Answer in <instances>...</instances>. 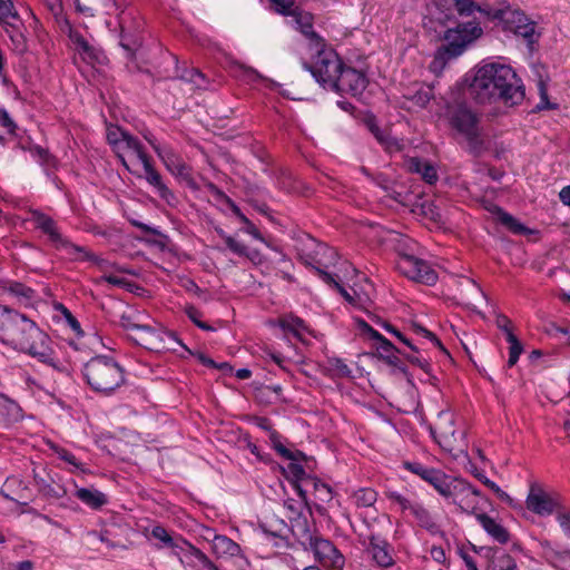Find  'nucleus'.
Wrapping results in <instances>:
<instances>
[{"label":"nucleus","instance_id":"nucleus-64","mask_svg":"<svg viewBox=\"0 0 570 570\" xmlns=\"http://www.w3.org/2000/svg\"><path fill=\"white\" fill-rule=\"evenodd\" d=\"M244 77H246L248 80H257L261 78V75L254 70L253 68L250 67H244V66H239Z\"/></svg>","mask_w":570,"mask_h":570},{"label":"nucleus","instance_id":"nucleus-44","mask_svg":"<svg viewBox=\"0 0 570 570\" xmlns=\"http://www.w3.org/2000/svg\"><path fill=\"white\" fill-rule=\"evenodd\" d=\"M462 292H464L465 294V297L469 299H473V301H478V299H485V294L483 293V291L481 289V287L473 281V279H470V278H466L465 279V288L462 289Z\"/></svg>","mask_w":570,"mask_h":570},{"label":"nucleus","instance_id":"nucleus-25","mask_svg":"<svg viewBox=\"0 0 570 570\" xmlns=\"http://www.w3.org/2000/svg\"><path fill=\"white\" fill-rule=\"evenodd\" d=\"M213 552L219 557H236L240 554V547L226 535L215 534L212 540Z\"/></svg>","mask_w":570,"mask_h":570},{"label":"nucleus","instance_id":"nucleus-47","mask_svg":"<svg viewBox=\"0 0 570 570\" xmlns=\"http://www.w3.org/2000/svg\"><path fill=\"white\" fill-rule=\"evenodd\" d=\"M325 283L333 285L335 288L338 289V292L342 294V296L351 304H357V303H366L370 301V296L366 294L364 297L361 295H356V298L352 296L345 288H343L333 277V281H324Z\"/></svg>","mask_w":570,"mask_h":570},{"label":"nucleus","instance_id":"nucleus-26","mask_svg":"<svg viewBox=\"0 0 570 570\" xmlns=\"http://www.w3.org/2000/svg\"><path fill=\"white\" fill-rule=\"evenodd\" d=\"M303 484L305 487V490L299 489L301 494H303L305 491L312 490L317 500L322 502H328L332 500L331 488L321 480L312 476H306L305 479H303Z\"/></svg>","mask_w":570,"mask_h":570},{"label":"nucleus","instance_id":"nucleus-18","mask_svg":"<svg viewBox=\"0 0 570 570\" xmlns=\"http://www.w3.org/2000/svg\"><path fill=\"white\" fill-rule=\"evenodd\" d=\"M69 39L72 43L75 51L80 58L87 63L95 66L96 63L101 65L106 57L104 53L91 46L77 30L69 28Z\"/></svg>","mask_w":570,"mask_h":570},{"label":"nucleus","instance_id":"nucleus-38","mask_svg":"<svg viewBox=\"0 0 570 570\" xmlns=\"http://www.w3.org/2000/svg\"><path fill=\"white\" fill-rule=\"evenodd\" d=\"M7 291L22 303H29L35 298V291L24 286L21 283H12L8 286Z\"/></svg>","mask_w":570,"mask_h":570},{"label":"nucleus","instance_id":"nucleus-39","mask_svg":"<svg viewBox=\"0 0 570 570\" xmlns=\"http://www.w3.org/2000/svg\"><path fill=\"white\" fill-rule=\"evenodd\" d=\"M233 212L239 218V220L245 224V229H244L245 233L249 234L255 239L269 246V244L265 240V238L258 232V229L255 227V225L247 219V217L239 210V208L237 206L233 205Z\"/></svg>","mask_w":570,"mask_h":570},{"label":"nucleus","instance_id":"nucleus-32","mask_svg":"<svg viewBox=\"0 0 570 570\" xmlns=\"http://www.w3.org/2000/svg\"><path fill=\"white\" fill-rule=\"evenodd\" d=\"M410 514L415 518L421 527L428 530H434L436 528L434 517L417 500L412 507Z\"/></svg>","mask_w":570,"mask_h":570},{"label":"nucleus","instance_id":"nucleus-29","mask_svg":"<svg viewBox=\"0 0 570 570\" xmlns=\"http://www.w3.org/2000/svg\"><path fill=\"white\" fill-rule=\"evenodd\" d=\"M376 500L377 493L371 488H361L351 494V501L357 508L373 507Z\"/></svg>","mask_w":570,"mask_h":570},{"label":"nucleus","instance_id":"nucleus-45","mask_svg":"<svg viewBox=\"0 0 570 570\" xmlns=\"http://www.w3.org/2000/svg\"><path fill=\"white\" fill-rule=\"evenodd\" d=\"M52 449L59 459L63 460L65 462H67L68 464H70L72 468H75L77 470H80L82 472L86 471L82 463L79 462L77 460V458L71 452H69L66 449L60 448V446H53Z\"/></svg>","mask_w":570,"mask_h":570},{"label":"nucleus","instance_id":"nucleus-12","mask_svg":"<svg viewBox=\"0 0 570 570\" xmlns=\"http://www.w3.org/2000/svg\"><path fill=\"white\" fill-rule=\"evenodd\" d=\"M397 269L406 277L428 285L435 284L438 275L424 261L406 253H402L397 261Z\"/></svg>","mask_w":570,"mask_h":570},{"label":"nucleus","instance_id":"nucleus-13","mask_svg":"<svg viewBox=\"0 0 570 570\" xmlns=\"http://www.w3.org/2000/svg\"><path fill=\"white\" fill-rule=\"evenodd\" d=\"M114 151L126 169L131 173H136V168L148 158L140 142L131 135L122 139Z\"/></svg>","mask_w":570,"mask_h":570},{"label":"nucleus","instance_id":"nucleus-62","mask_svg":"<svg viewBox=\"0 0 570 570\" xmlns=\"http://www.w3.org/2000/svg\"><path fill=\"white\" fill-rule=\"evenodd\" d=\"M273 445L279 455L288 460L293 459V453L287 448H285V445H283L277 439H273Z\"/></svg>","mask_w":570,"mask_h":570},{"label":"nucleus","instance_id":"nucleus-11","mask_svg":"<svg viewBox=\"0 0 570 570\" xmlns=\"http://www.w3.org/2000/svg\"><path fill=\"white\" fill-rule=\"evenodd\" d=\"M562 505L559 494L547 491L539 483H531L525 499V507L529 511L548 517L556 514Z\"/></svg>","mask_w":570,"mask_h":570},{"label":"nucleus","instance_id":"nucleus-27","mask_svg":"<svg viewBox=\"0 0 570 570\" xmlns=\"http://www.w3.org/2000/svg\"><path fill=\"white\" fill-rule=\"evenodd\" d=\"M141 166L145 170V178L148 181V184L155 187L163 198H167L170 191L163 183L161 176L154 169V167L149 163V159H145L141 163Z\"/></svg>","mask_w":570,"mask_h":570},{"label":"nucleus","instance_id":"nucleus-28","mask_svg":"<svg viewBox=\"0 0 570 570\" xmlns=\"http://www.w3.org/2000/svg\"><path fill=\"white\" fill-rule=\"evenodd\" d=\"M512 22H521L523 23L521 27H518L515 31V36H520L524 38L529 43H532L535 40V24L530 21L528 17L520 11H514V20Z\"/></svg>","mask_w":570,"mask_h":570},{"label":"nucleus","instance_id":"nucleus-36","mask_svg":"<svg viewBox=\"0 0 570 570\" xmlns=\"http://www.w3.org/2000/svg\"><path fill=\"white\" fill-rule=\"evenodd\" d=\"M7 33L9 35L13 50L22 53L27 49L26 38L21 31L22 26L19 27H4Z\"/></svg>","mask_w":570,"mask_h":570},{"label":"nucleus","instance_id":"nucleus-50","mask_svg":"<svg viewBox=\"0 0 570 570\" xmlns=\"http://www.w3.org/2000/svg\"><path fill=\"white\" fill-rule=\"evenodd\" d=\"M556 518L564 534L570 538V510L561 505L556 513Z\"/></svg>","mask_w":570,"mask_h":570},{"label":"nucleus","instance_id":"nucleus-16","mask_svg":"<svg viewBox=\"0 0 570 570\" xmlns=\"http://www.w3.org/2000/svg\"><path fill=\"white\" fill-rule=\"evenodd\" d=\"M454 482V492H451L453 502L458 504L462 511L475 515L479 498L481 497L480 491L463 480H455Z\"/></svg>","mask_w":570,"mask_h":570},{"label":"nucleus","instance_id":"nucleus-58","mask_svg":"<svg viewBox=\"0 0 570 570\" xmlns=\"http://www.w3.org/2000/svg\"><path fill=\"white\" fill-rule=\"evenodd\" d=\"M412 328L416 334L429 338L434 345L439 346L440 348H443L441 342L432 332L428 331L426 328L419 324H413Z\"/></svg>","mask_w":570,"mask_h":570},{"label":"nucleus","instance_id":"nucleus-14","mask_svg":"<svg viewBox=\"0 0 570 570\" xmlns=\"http://www.w3.org/2000/svg\"><path fill=\"white\" fill-rule=\"evenodd\" d=\"M382 534L383 531H375L370 528L367 552L379 567L386 568L394 564L393 549L383 539Z\"/></svg>","mask_w":570,"mask_h":570},{"label":"nucleus","instance_id":"nucleus-9","mask_svg":"<svg viewBox=\"0 0 570 570\" xmlns=\"http://www.w3.org/2000/svg\"><path fill=\"white\" fill-rule=\"evenodd\" d=\"M481 35L482 29L478 23L466 22L459 24L445 32V46L443 48L446 49L450 58H456Z\"/></svg>","mask_w":570,"mask_h":570},{"label":"nucleus","instance_id":"nucleus-4","mask_svg":"<svg viewBox=\"0 0 570 570\" xmlns=\"http://www.w3.org/2000/svg\"><path fill=\"white\" fill-rule=\"evenodd\" d=\"M88 385L98 393L110 394L125 382L122 367L109 356H95L83 367Z\"/></svg>","mask_w":570,"mask_h":570},{"label":"nucleus","instance_id":"nucleus-22","mask_svg":"<svg viewBox=\"0 0 570 570\" xmlns=\"http://www.w3.org/2000/svg\"><path fill=\"white\" fill-rule=\"evenodd\" d=\"M175 557L186 569L198 570L207 556L190 542L185 540L184 544H181V550H178Z\"/></svg>","mask_w":570,"mask_h":570},{"label":"nucleus","instance_id":"nucleus-49","mask_svg":"<svg viewBox=\"0 0 570 570\" xmlns=\"http://www.w3.org/2000/svg\"><path fill=\"white\" fill-rule=\"evenodd\" d=\"M116 271L111 272L110 274H105L102 275L98 281L97 283L98 284H102V283H108L112 286H117V287H128L130 284L129 282L115 273Z\"/></svg>","mask_w":570,"mask_h":570},{"label":"nucleus","instance_id":"nucleus-40","mask_svg":"<svg viewBox=\"0 0 570 570\" xmlns=\"http://www.w3.org/2000/svg\"><path fill=\"white\" fill-rule=\"evenodd\" d=\"M153 147L169 169H171V165H177L179 167V173L183 171L185 165L178 161V158L169 148H160L159 146L154 144Z\"/></svg>","mask_w":570,"mask_h":570},{"label":"nucleus","instance_id":"nucleus-31","mask_svg":"<svg viewBox=\"0 0 570 570\" xmlns=\"http://www.w3.org/2000/svg\"><path fill=\"white\" fill-rule=\"evenodd\" d=\"M407 166L411 171L421 174L422 178L429 184H433L438 179L435 168L428 163H423L417 158H411Z\"/></svg>","mask_w":570,"mask_h":570},{"label":"nucleus","instance_id":"nucleus-34","mask_svg":"<svg viewBox=\"0 0 570 570\" xmlns=\"http://www.w3.org/2000/svg\"><path fill=\"white\" fill-rule=\"evenodd\" d=\"M0 22L4 27H19L22 26V21L14 10L12 1L9 0L6 4L0 7Z\"/></svg>","mask_w":570,"mask_h":570},{"label":"nucleus","instance_id":"nucleus-59","mask_svg":"<svg viewBox=\"0 0 570 570\" xmlns=\"http://www.w3.org/2000/svg\"><path fill=\"white\" fill-rule=\"evenodd\" d=\"M0 126L9 134H14L16 124L4 110L0 111Z\"/></svg>","mask_w":570,"mask_h":570},{"label":"nucleus","instance_id":"nucleus-30","mask_svg":"<svg viewBox=\"0 0 570 570\" xmlns=\"http://www.w3.org/2000/svg\"><path fill=\"white\" fill-rule=\"evenodd\" d=\"M492 213L497 216L498 220L504 225L509 230L514 234H524L528 228L522 225L517 218L508 214L500 207L494 206Z\"/></svg>","mask_w":570,"mask_h":570},{"label":"nucleus","instance_id":"nucleus-6","mask_svg":"<svg viewBox=\"0 0 570 570\" xmlns=\"http://www.w3.org/2000/svg\"><path fill=\"white\" fill-rule=\"evenodd\" d=\"M30 214V219L35 223V226L47 235L56 249L65 252L71 259H89L92 257L86 247L73 244L63 236L51 217L39 210H31Z\"/></svg>","mask_w":570,"mask_h":570},{"label":"nucleus","instance_id":"nucleus-24","mask_svg":"<svg viewBox=\"0 0 570 570\" xmlns=\"http://www.w3.org/2000/svg\"><path fill=\"white\" fill-rule=\"evenodd\" d=\"M75 497L91 509H100L108 503V498L95 488H77Z\"/></svg>","mask_w":570,"mask_h":570},{"label":"nucleus","instance_id":"nucleus-55","mask_svg":"<svg viewBox=\"0 0 570 570\" xmlns=\"http://www.w3.org/2000/svg\"><path fill=\"white\" fill-rule=\"evenodd\" d=\"M514 20V11H505L502 13V21L504 24V29L515 33L518 27H521L523 23L521 22H512Z\"/></svg>","mask_w":570,"mask_h":570},{"label":"nucleus","instance_id":"nucleus-35","mask_svg":"<svg viewBox=\"0 0 570 570\" xmlns=\"http://www.w3.org/2000/svg\"><path fill=\"white\" fill-rule=\"evenodd\" d=\"M387 499L396 505L402 512H409L411 511L412 507L416 502L414 498H411L409 495H404L396 491H387L386 492Z\"/></svg>","mask_w":570,"mask_h":570},{"label":"nucleus","instance_id":"nucleus-63","mask_svg":"<svg viewBox=\"0 0 570 570\" xmlns=\"http://www.w3.org/2000/svg\"><path fill=\"white\" fill-rule=\"evenodd\" d=\"M0 406L6 409L8 411V413L14 415L16 412H18L19 407L18 405L12 402V401H9L7 399H4L3 396H0Z\"/></svg>","mask_w":570,"mask_h":570},{"label":"nucleus","instance_id":"nucleus-60","mask_svg":"<svg viewBox=\"0 0 570 570\" xmlns=\"http://www.w3.org/2000/svg\"><path fill=\"white\" fill-rule=\"evenodd\" d=\"M225 243L230 250L238 255H244L246 253V247L230 236L225 238Z\"/></svg>","mask_w":570,"mask_h":570},{"label":"nucleus","instance_id":"nucleus-53","mask_svg":"<svg viewBox=\"0 0 570 570\" xmlns=\"http://www.w3.org/2000/svg\"><path fill=\"white\" fill-rule=\"evenodd\" d=\"M432 89L430 87H426L419 89L413 96V100L417 106L424 107L432 99Z\"/></svg>","mask_w":570,"mask_h":570},{"label":"nucleus","instance_id":"nucleus-20","mask_svg":"<svg viewBox=\"0 0 570 570\" xmlns=\"http://www.w3.org/2000/svg\"><path fill=\"white\" fill-rule=\"evenodd\" d=\"M453 416L449 412H441L439 414V420L435 424L434 430L432 431L438 443L446 451H453L454 449V440H455V431L452 428Z\"/></svg>","mask_w":570,"mask_h":570},{"label":"nucleus","instance_id":"nucleus-23","mask_svg":"<svg viewBox=\"0 0 570 570\" xmlns=\"http://www.w3.org/2000/svg\"><path fill=\"white\" fill-rule=\"evenodd\" d=\"M475 519L494 541L504 544L510 540L508 530L497 519L483 512L475 513Z\"/></svg>","mask_w":570,"mask_h":570},{"label":"nucleus","instance_id":"nucleus-21","mask_svg":"<svg viewBox=\"0 0 570 570\" xmlns=\"http://www.w3.org/2000/svg\"><path fill=\"white\" fill-rule=\"evenodd\" d=\"M149 540H155V548L158 550L169 549L171 554L175 556L178 550H181L185 539L179 534H173L161 525H156L150 530Z\"/></svg>","mask_w":570,"mask_h":570},{"label":"nucleus","instance_id":"nucleus-3","mask_svg":"<svg viewBox=\"0 0 570 570\" xmlns=\"http://www.w3.org/2000/svg\"><path fill=\"white\" fill-rule=\"evenodd\" d=\"M292 533L305 550L313 552L321 564L332 570L343 569L345 564L343 554L328 539L322 537L305 517L298 515L293 519Z\"/></svg>","mask_w":570,"mask_h":570},{"label":"nucleus","instance_id":"nucleus-54","mask_svg":"<svg viewBox=\"0 0 570 570\" xmlns=\"http://www.w3.org/2000/svg\"><path fill=\"white\" fill-rule=\"evenodd\" d=\"M89 254L92 256L91 258H89L88 261H91L94 262L98 268L105 274H110L111 272L114 271H118V268L109 263L108 261L104 259V258H99L97 256H95L92 253L89 252Z\"/></svg>","mask_w":570,"mask_h":570},{"label":"nucleus","instance_id":"nucleus-19","mask_svg":"<svg viewBox=\"0 0 570 570\" xmlns=\"http://www.w3.org/2000/svg\"><path fill=\"white\" fill-rule=\"evenodd\" d=\"M406 468L431 483L441 495L451 497V487L442 472L425 468L420 463H406Z\"/></svg>","mask_w":570,"mask_h":570},{"label":"nucleus","instance_id":"nucleus-52","mask_svg":"<svg viewBox=\"0 0 570 570\" xmlns=\"http://www.w3.org/2000/svg\"><path fill=\"white\" fill-rule=\"evenodd\" d=\"M181 79L193 83L196 88H202L205 82L204 76L196 69L185 71Z\"/></svg>","mask_w":570,"mask_h":570},{"label":"nucleus","instance_id":"nucleus-56","mask_svg":"<svg viewBox=\"0 0 570 570\" xmlns=\"http://www.w3.org/2000/svg\"><path fill=\"white\" fill-rule=\"evenodd\" d=\"M484 485L492 490L500 500L509 504H512V498L505 491H503L497 483H494L491 480H485Z\"/></svg>","mask_w":570,"mask_h":570},{"label":"nucleus","instance_id":"nucleus-57","mask_svg":"<svg viewBox=\"0 0 570 570\" xmlns=\"http://www.w3.org/2000/svg\"><path fill=\"white\" fill-rule=\"evenodd\" d=\"M281 325L284 328H288L291 331L297 332L299 330L305 328L303 320L298 317H286L281 321Z\"/></svg>","mask_w":570,"mask_h":570},{"label":"nucleus","instance_id":"nucleus-33","mask_svg":"<svg viewBox=\"0 0 570 570\" xmlns=\"http://www.w3.org/2000/svg\"><path fill=\"white\" fill-rule=\"evenodd\" d=\"M358 326L366 333H368V335L377 341V350L385 354L386 356H390L393 352H394V346L393 344L386 340L382 334H380L377 331L373 330L368 324H366L364 321H360L358 322Z\"/></svg>","mask_w":570,"mask_h":570},{"label":"nucleus","instance_id":"nucleus-37","mask_svg":"<svg viewBox=\"0 0 570 570\" xmlns=\"http://www.w3.org/2000/svg\"><path fill=\"white\" fill-rule=\"evenodd\" d=\"M144 314L142 313H135L134 315H127L124 314L120 317V324L121 326L127 330L131 331L132 335L138 333L139 328L141 326H145L146 323L142 322Z\"/></svg>","mask_w":570,"mask_h":570},{"label":"nucleus","instance_id":"nucleus-15","mask_svg":"<svg viewBox=\"0 0 570 570\" xmlns=\"http://www.w3.org/2000/svg\"><path fill=\"white\" fill-rule=\"evenodd\" d=\"M275 10L281 14L292 16L291 24L306 37H313L312 17L309 13L293 9L294 0H271Z\"/></svg>","mask_w":570,"mask_h":570},{"label":"nucleus","instance_id":"nucleus-42","mask_svg":"<svg viewBox=\"0 0 570 570\" xmlns=\"http://www.w3.org/2000/svg\"><path fill=\"white\" fill-rule=\"evenodd\" d=\"M454 9L460 16H471L475 11H481V7L473 0H451Z\"/></svg>","mask_w":570,"mask_h":570},{"label":"nucleus","instance_id":"nucleus-17","mask_svg":"<svg viewBox=\"0 0 570 570\" xmlns=\"http://www.w3.org/2000/svg\"><path fill=\"white\" fill-rule=\"evenodd\" d=\"M366 83V77L362 72L353 68H344V66H342L337 76V81H335L332 89L357 96L364 91Z\"/></svg>","mask_w":570,"mask_h":570},{"label":"nucleus","instance_id":"nucleus-8","mask_svg":"<svg viewBox=\"0 0 570 570\" xmlns=\"http://www.w3.org/2000/svg\"><path fill=\"white\" fill-rule=\"evenodd\" d=\"M131 338L145 348L157 353L175 351L176 345L180 344L173 333L166 332L161 327H154L149 323L141 326Z\"/></svg>","mask_w":570,"mask_h":570},{"label":"nucleus","instance_id":"nucleus-46","mask_svg":"<svg viewBox=\"0 0 570 570\" xmlns=\"http://www.w3.org/2000/svg\"><path fill=\"white\" fill-rule=\"evenodd\" d=\"M128 135V132L124 131L121 128L117 126L110 125L107 127V140L114 150L120 144V141L125 139Z\"/></svg>","mask_w":570,"mask_h":570},{"label":"nucleus","instance_id":"nucleus-10","mask_svg":"<svg viewBox=\"0 0 570 570\" xmlns=\"http://www.w3.org/2000/svg\"><path fill=\"white\" fill-rule=\"evenodd\" d=\"M342 66L343 63L335 51L323 49L318 51L315 62L308 69L323 87L333 88Z\"/></svg>","mask_w":570,"mask_h":570},{"label":"nucleus","instance_id":"nucleus-5","mask_svg":"<svg viewBox=\"0 0 570 570\" xmlns=\"http://www.w3.org/2000/svg\"><path fill=\"white\" fill-rule=\"evenodd\" d=\"M297 253L299 259L306 266L314 268L323 281H333V276L326 269L337 261V253L334 248L307 236L298 242Z\"/></svg>","mask_w":570,"mask_h":570},{"label":"nucleus","instance_id":"nucleus-61","mask_svg":"<svg viewBox=\"0 0 570 570\" xmlns=\"http://www.w3.org/2000/svg\"><path fill=\"white\" fill-rule=\"evenodd\" d=\"M497 326L505 334L507 340L509 337V333H513L511 327V321L507 316H498Z\"/></svg>","mask_w":570,"mask_h":570},{"label":"nucleus","instance_id":"nucleus-7","mask_svg":"<svg viewBox=\"0 0 570 570\" xmlns=\"http://www.w3.org/2000/svg\"><path fill=\"white\" fill-rule=\"evenodd\" d=\"M446 117L451 127L469 141L479 136V117L465 102L450 105Z\"/></svg>","mask_w":570,"mask_h":570},{"label":"nucleus","instance_id":"nucleus-51","mask_svg":"<svg viewBox=\"0 0 570 570\" xmlns=\"http://www.w3.org/2000/svg\"><path fill=\"white\" fill-rule=\"evenodd\" d=\"M449 59L451 58L449 57L446 49L442 48L441 50L438 51L434 59L432 60L430 69L433 72H441Z\"/></svg>","mask_w":570,"mask_h":570},{"label":"nucleus","instance_id":"nucleus-48","mask_svg":"<svg viewBox=\"0 0 570 570\" xmlns=\"http://www.w3.org/2000/svg\"><path fill=\"white\" fill-rule=\"evenodd\" d=\"M328 370L333 375L338 377H347L351 375L350 367L340 358H331L328 361Z\"/></svg>","mask_w":570,"mask_h":570},{"label":"nucleus","instance_id":"nucleus-41","mask_svg":"<svg viewBox=\"0 0 570 570\" xmlns=\"http://www.w3.org/2000/svg\"><path fill=\"white\" fill-rule=\"evenodd\" d=\"M507 341L510 344L508 365L511 367L515 365V363L518 362L523 348L521 343L513 333H509V337Z\"/></svg>","mask_w":570,"mask_h":570},{"label":"nucleus","instance_id":"nucleus-43","mask_svg":"<svg viewBox=\"0 0 570 570\" xmlns=\"http://www.w3.org/2000/svg\"><path fill=\"white\" fill-rule=\"evenodd\" d=\"M538 90L540 96V102L537 105L538 110H549V109H556L557 105L551 104L548 98V89L547 83L543 79H540L538 81Z\"/></svg>","mask_w":570,"mask_h":570},{"label":"nucleus","instance_id":"nucleus-2","mask_svg":"<svg viewBox=\"0 0 570 570\" xmlns=\"http://www.w3.org/2000/svg\"><path fill=\"white\" fill-rule=\"evenodd\" d=\"M470 88L480 102L500 99L508 106H515L524 99L521 80L511 67L504 65L487 63L479 67Z\"/></svg>","mask_w":570,"mask_h":570},{"label":"nucleus","instance_id":"nucleus-1","mask_svg":"<svg viewBox=\"0 0 570 570\" xmlns=\"http://www.w3.org/2000/svg\"><path fill=\"white\" fill-rule=\"evenodd\" d=\"M0 341L28 353L42 363L51 364L49 337L26 315L0 305Z\"/></svg>","mask_w":570,"mask_h":570}]
</instances>
